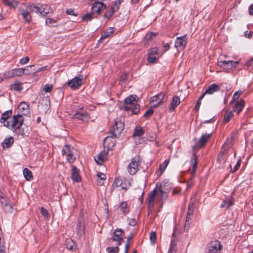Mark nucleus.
Listing matches in <instances>:
<instances>
[{"label":"nucleus","mask_w":253,"mask_h":253,"mask_svg":"<svg viewBox=\"0 0 253 253\" xmlns=\"http://www.w3.org/2000/svg\"><path fill=\"white\" fill-rule=\"evenodd\" d=\"M13 143L14 138L12 136H10L5 138L3 141L1 143V146L3 149H7L11 147Z\"/></svg>","instance_id":"nucleus-20"},{"label":"nucleus","mask_w":253,"mask_h":253,"mask_svg":"<svg viewBox=\"0 0 253 253\" xmlns=\"http://www.w3.org/2000/svg\"><path fill=\"white\" fill-rule=\"evenodd\" d=\"M238 63L239 62L238 61L223 60L218 61L217 65L219 67L223 68V70H226L227 72H229V70L233 68H235Z\"/></svg>","instance_id":"nucleus-9"},{"label":"nucleus","mask_w":253,"mask_h":253,"mask_svg":"<svg viewBox=\"0 0 253 253\" xmlns=\"http://www.w3.org/2000/svg\"><path fill=\"white\" fill-rule=\"evenodd\" d=\"M221 249V245L217 240L211 242L207 246V252L208 253H217L218 250H220Z\"/></svg>","instance_id":"nucleus-10"},{"label":"nucleus","mask_w":253,"mask_h":253,"mask_svg":"<svg viewBox=\"0 0 253 253\" xmlns=\"http://www.w3.org/2000/svg\"><path fill=\"white\" fill-rule=\"evenodd\" d=\"M133 234L130 233L129 236L127 237L126 242L125 245V253H127L130 245V241L132 239Z\"/></svg>","instance_id":"nucleus-37"},{"label":"nucleus","mask_w":253,"mask_h":253,"mask_svg":"<svg viewBox=\"0 0 253 253\" xmlns=\"http://www.w3.org/2000/svg\"><path fill=\"white\" fill-rule=\"evenodd\" d=\"M122 184V181L121 180L119 177H118L115 178V180L114 181L112 187L113 189H114L115 188L121 186Z\"/></svg>","instance_id":"nucleus-48"},{"label":"nucleus","mask_w":253,"mask_h":253,"mask_svg":"<svg viewBox=\"0 0 253 253\" xmlns=\"http://www.w3.org/2000/svg\"><path fill=\"white\" fill-rule=\"evenodd\" d=\"M41 213L45 217L49 218V214L47 210L43 207L41 208Z\"/></svg>","instance_id":"nucleus-57"},{"label":"nucleus","mask_w":253,"mask_h":253,"mask_svg":"<svg viewBox=\"0 0 253 253\" xmlns=\"http://www.w3.org/2000/svg\"><path fill=\"white\" fill-rule=\"evenodd\" d=\"M154 108L153 106H151L146 111L143 117L146 118H148L149 117L152 115L154 113V110L153 108Z\"/></svg>","instance_id":"nucleus-50"},{"label":"nucleus","mask_w":253,"mask_h":253,"mask_svg":"<svg viewBox=\"0 0 253 253\" xmlns=\"http://www.w3.org/2000/svg\"><path fill=\"white\" fill-rule=\"evenodd\" d=\"M73 118L79 120L83 121L84 119H86L87 118V115L86 113H84L83 111H77L76 113L73 115Z\"/></svg>","instance_id":"nucleus-28"},{"label":"nucleus","mask_w":253,"mask_h":253,"mask_svg":"<svg viewBox=\"0 0 253 253\" xmlns=\"http://www.w3.org/2000/svg\"><path fill=\"white\" fill-rule=\"evenodd\" d=\"M194 206L193 202H190L189 204L187 213L189 214H192L194 212Z\"/></svg>","instance_id":"nucleus-62"},{"label":"nucleus","mask_w":253,"mask_h":253,"mask_svg":"<svg viewBox=\"0 0 253 253\" xmlns=\"http://www.w3.org/2000/svg\"><path fill=\"white\" fill-rule=\"evenodd\" d=\"M133 114H137L140 111V106L138 104H135L130 109Z\"/></svg>","instance_id":"nucleus-55"},{"label":"nucleus","mask_w":253,"mask_h":253,"mask_svg":"<svg viewBox=\"0 0 253 253\" xmlns=\"http://www.w3.org/2000/svg\"><path fill=\"white\" fill-rule=\"evenodd\" d=\"M30 12L27 9L23 10L21 13L23 18L26 22L30 23L31 21V16L30 14Z\"/></svg>","instance_id":"nucleus-34"},{"label":"nucleus","mask_w":253,"mask_h":253,"mask_svg":"<svg viewBox=\"0 0 253 253\" xmlns=\"http://www.w3.org/2000/svg\"><path fill=\"white\" fill-rule=\"evenodd\" d=\"M220 89V87L216 84H212L209 85L208 88L206 90V93L209 94H212L214 92L218 91Z\"/></svg>","instance_id":"nucleus-23"},{"label":"nucleus","mask_w":253,"mask_h":253,"mask_svg":"<svg viewBox=\"0 0 253 253\" xmlns=\"http://www.w3.org/2000/svg\"><path fill=\"white\" fill-rule=\"evenodd\" d=\"M158 35V33L148 32L144 37V39L146 41H151L154 37H155Z\"/></svg>","instance_id":"nucleus-42"},{"label":"nucleus","mask_w":253,"mask_h":253,"mask_svg":"<svg viewBox=\"0 0 253 253\" xmlns=\"http://www.w3.org/2000/svg\"><path fill=\"white\" fill-rule=\"evenodd\" d=\"M3 76L5 78H13L14 77V75L13 69L4 73Z\"/></svg>","instance_id":"nucleus-53"},{"label":"nucleus","mask_w":253,"mask_h":253,"mask_svg":"<svg viewBox=\"0 0 253 253\" xmlns=\"http://www.w3.org/2000/svg\"><path fill=\"white\" fill-rule=\"evenodd\" d=\"M124 128V124L121 121H118V119L114 120V124L110 127L109 130L110 135L104 139L105 141L109 137H118Z\"/></svg>","instance_id":"nucleus-2"},{"label":"nucleus","mask_w":253,"mask_h":253,"mask_svg":"<svg viewBox=\"0 0 253 253\" xmlns=\"http://www.w3.org/2000/svg\"><path fill=\"white\" fill-rule=\"evenodd\" d=\"M41 9L40 14L43 16H45L49 12V7L47 5H43L41 4Z\"/></svg>","instance_id":"nucleus-41"},{"label":"nucleus","mask_w":253,"mask_h":253,"mask_svg":"<svg viewBox=\"0 0 253 253\" xmlns=\"http://www.w3.org/2000/svg\"><path fill=\"white\" fill-rule=\"evenodd\" d=\"M180 98L177 95L174 96L172 98V101L170 103V106L169 108V111L170 112L173 111L175 108L180 104Z\"/></svg>","instance_id":"nucleus-18"},{"label":"nucleus","mask_w":253,"mask_h":253,"mask_svg":"<svg viewBox=\"0 0 253 253\" xmlns=\"http://www.w3.org/2000/svg\"><path fill=\"white\" fill-rule=\"evenodd\" d=\"M141 160L140 156H136L131 159V162L127 167V169L130 174L134 175L138 170V166Z\"/></svg>","instance_id":"nucleus-4"},{"label":"nucleus","mask_w":253,"mask_h":253,"mask_svg":"<svg viewBox=\"0 0 253 253\" xmlns=\"http://www.w3.org/2000/svg\"><path fill=\"white\" fill-rule=\"evenodd\" d=\"M120 249L118 246L115 247H108L106 249V251L110 253H119Z\"/></svg>","instance_id":"nucleus-45"},{"label":"nucleus","mask_w":253,"mask_h":253,"mask_svg":"<svg viewBox=\"0 0 253 253\" xmlns=\"http://www.w3.org/2000/svg\"><path fill=\"white\" fill-rule=\"evenodd\" d=\"M83 215V212H80V217L78 219V223L76 227L77 234L78 236L80 237H82L83 235L84 234L85 224L83 221V219L82 217Z\"/></svg>","instance_id":"nucleus-12"},{"label":"nucleus","mask_w":253,"mask_h":253,"mask_svg":"<svg viewBox=\"0 0 253 253\" xmlns=\"http://www.w3.org/2000/svg\"><path fill=\"white\" fill-rule=\"evenodd\" d=\"M245 104L244 100L237 101L233 107V111L239 113L243 109Z\"/></svg>","instance_id":"nucleus-26"},{"label":"nucleus","mask_w":253,"mask_h":253,"mask_svg":"<svg viewBox=\"0 0 253 253\" xmlns=\"http://www.w3.org/2000/svg\"><path fill=\"white\" fill-rule=\"evenodd\" d=\"M191 164L192 166V176L195 175L196 169L198 165V156L196 155L195 152L193 151V158L191 160Z\"/></svg>","instance_id":"nucleus-16"},{"label":"nucleus","mask_w":253,"mask_h":253,"mask_svg":"<svg viewBox=\"0 0 253 253\" xmlns=\"http://www.w3.org/2000/svg\"><path fill=\"white\" fill-rule=\"evenodd\" d=\"M127 73H123L122 75V76H121L120 82L125 83L127 80Z\"/></svg>","instance_id":"nucleus-64"},{"label":"nucleus","mask_w":253,"mask_h":253,"mask_svg":"<svg viewBox=\"0 0 253 253\" xmlns=\"http://www.w3.org/2000/svg\"><path fill=\"white\" fill-rule=\"evenodd\" d=\"M237 137V134L236 133H231V137L230 139H227L226 142L224 144V146L227 145L228 148H229L231 146L233 145V142H234V140L236 139Z\"/></svg>","instance_id":"nucleus-35"},{"label":"nucleus","mask_w":253,"mask_h":253,"mask_svg":"<svg viewBox=\"0 0 253 253\" xmlns=\"http://www.w3.org/2000/svg\"><path fill=\"white\" fill-rule=\"evenodd\" d=\"M2 3L9 8H14L18 5V2L15 0H1Z\"/></svg>","instance_id":"nucleus-27"},{"label":"nucleus","mask_w":253,"mask_h":253,"mask_svg":"<svg viewBox=\"0 0 253 253\" xmlns=\"http://www.w3.org/2000/svg\"><path fill=\"white\" fill-rule=\"evenodd\" d=\"M169 161L168 160H166L164 161V162L162 164H161L159 166V169L162 173L165 169H166L168 165L169 164Z\"/></svg>","instance_id":"nucleus-47"},{"label":"nucleus","mask_w":253,"mask_h":253,"mask_svg":"<svg viewBox=\"0 0 253 253\" xmlns=\"http://www.w3.org/2000/svg\"><path fill=\"white\" fill-rule=\"evenodd\" d=\"M53 88V85L52 84H46L44 85L43 90L45 92H50Z\"/></svg>","instance_id":"nucleus-54"},{"label":"nucleus","mask_w":253,"mask_h":253,"mask_svg":"<svg viewBox=\"0 0 253 253\" xmlns=\"http://www.w3.org/2000/svg\"><path fill=\"white\" fill-rule=\"evenodd\" d=\"M80 170L75 166L72 167V175L71 178L73 181L80 182L81 181L82 178L79 174Z\"/></svg>","instance_id":"nucleus-15"},{"label":"nucleus","mask_w":253,"mask_h":253,"mask_svg":"<svg viewBox=\"0 0 253 253\" xmlns=\"http://www.w3.org/2000/svg\"><path fill=\"white\" fill-rule=\"evenodd\" d=\"M211 136V133L202 134L198 141L195 143V145L193 146V151L195 152L196 149H199L204 147Z\"/></svg>","instance_id":"nucleus-7"},{"label":"nucleus","mask_w":253,"mask_h":253,"mask_svg":"<svg viewBox=\"0 0 253 253\" xmlns=\"http://www.w3.org/2000/svg\"><path fill=\"white\" fill-rule=\"evenodd\" d=\"M157 238V234L155 232L152 231L150 233V240L151 242L154 243L156 242Z\"/></svg>","instance_id":"nucleus-60"},{"label":"nucleus","mask_w":253,"mask_h":253,"mask_svg":"<svg viewBox=\"0 0 253 253\" xmlns=\"http://www.w3.org/2000/svg\"><path fill=\"white\" fill-rule=\"evenodd\" d=\"M18 108L23 115H26L29 113L30 106L25 102H21Z\"/></svg>","instance_id":"nucleus-22"},{"label":"nucleus","mask_w":253,"mask_h":253,"mask_svg":"<svg viewBox=\"0 0 253 253\" xmlns=\"http://www.w3.org/2000/svg\"><path fill=\"white\" fill-rule=\"evenodd\" d=\"M240 166H241V160L239 159L238 161L236 166L234 167L233 169H232L231 165L229 166V167H230V168L231 169L230 172H232V173H233V172L236 171L239 169V168H240Z\"/></svg>","instance_id":"nucleus-56"},{"label":"nucleus","mask_w":253,"mask_h":253,"mask_svg":"<svg viewBox=\"0 0 253 253\" xmlns=\"http://www.w3.org/2000/svg\"><path fill=\"white\" fill-rule=\"evenodd\" d=\"M41 3L29 4L27 6V9H28L30 12H35L37 13H40L41 9Z\"/></svg>","instance_id":"nucleus-19"},{"label":"nucleus","mask_w":253,"mask_h":253,"mask_svg":"<svg viewBox=\"0 0 253 253\" xmlns=\"http://www.w3.org/2000/svg\"><path fill=\"white\" fill-rule=\"evenodd\" d=\"M136 99H138L136 95H130L125 98L124 102L120 103L119 107L121 110L129 111L131 109V107L129 105H133L134 101L137 102Z\"/></svg>","instance_id":"nucleus-3"},{"label":"nucleus","mask_w":253,"mask_h":253,"mask_svg":"<svg viewBox=\"0 0 253 253\" xmlns=\"http://www.w3.org/2000/svg\"><path fill=\"white\" fill-rule=\"evenodd\" d=\"M13 70L14 77L21 76L24 74V70L23 69V68H16L13 69Z\"/></svg>","instance_id":"nucleus-43"},{"label":"nucleus","mask_w":253,"mask_h":253,"mask_svg":"<svg viewBox=\"0 0 253 253\" xmlns=\"http://www.w3.org/2000/svg\"><path fill=\"white\" fill-rule=\"evenodd\" d=\"M234 114L232 111L226 113L224 117V121L225 123L229 122L230 119L233 117Z\"/></svg>","instance_id":"nucleus-44"},{"label":"nucleus","mask_w":253,"mask_h":253,"mask_svg":"<svg viewBox=\"0 0 253 253\" xmlns=\"http://www.w3.org/2000/svg\"><path fill=\"white\" fill-rule=\"evenodd\" d=\"M12 114L11 110H7L2 113L1 117L0 120V123L2 124L6 122L9 117H10Z\"/></svg>","instance_id":"nucleus-30"},{"label":"nucleus","mask_w":253,"mask_h":253,"mask_svg":"<svg viewBox=\"0 0 253 253\" xmlns=\"http://www.w3.org/2000/svg\"><path fill=\"white\" fill-rule=\"evenodd\" d=\"M23 174L26 180L30 181L33 179V176L31 171L28 168L23 169Z\"/></svg>","instance_id":"nucleus-33"},{"label":"nucleus","mask_w":253,"mask_h":253,"mask_svg":"<svg viewBox=\"0 0 253 253\" xmlns=\"http://www.w3.org/2000/svg\"><path fill=\"white\" fill-rule=\"evenodd\" d=\"M187 39L186 35L177 37L174 43L175 47L177 49H184L187 44Z\"/></svg>","instance_id":"nucleus-11"},{"label":"nucleus","mask_w":253,"mask_h":253,"mask_svg":"<svg viewBox=\"0 0 253 253\" xmlns=\"http://www.w3.org/2000/svg\"><path fill=\"white\" fill-rule=\"evenodd\" d=\"M109 149H107L106 150H104L101 151L97 156V159L95 158V161L98 165H101L102 163L107 159V156L108 155Z\"/></svg>","instance_id":"nucleus-13"},{"label":"nucleus","mask_w":253,"mask_h":253,"mask_svg":"<svg viewBox=\"0 0 253 253\" xmlns=\"http://www.w3.org/2000/svg\"><path fill=\"white\" fill-rule=\"evenodd\" d=\"M74 148L73 147H71V146L69 144H66L62 150V156H67L69 154H71L73 152Z\"/></svg>","instance_id":"nucleus-29"},{"label":"nucleus","mask_w":253,"mask_h":253,"mask_svg":"<svg viewBox=\"0 0 253 253\" xmlns=\"http://www.w3.org/2000/svg\"><path fill=\"white\" fill-rule=\"evenodd\" d=\"M0 203L2 205H3L5 207H8L10 209H13L12 206L10 204H9V200L7 199V198L4 201H1Z\"/></svg>","instance_id":"nucleus-59"},{"label":"nucleus","mask_w":253,"mask_h":253,"mask_svg":"<svg viewBox=\"0 0 253 253\" xmlns=\"http://www.w3.org/2000/svg\"><path fill=\"white\" fill-rule=\"evenodd\" d=\"M234 204V199L231 197H226L225 199L222 201V204L220 205V207L223 208H229Z\"/></svg>","instance_id":"nucleus-17"},{"label":"nucleus","mask_w":253,"mask_h":253,"mask_svg":"<svg viewBox=\"0 0 253 253\" xmlns=\"http://www.w3.org/2000/svg\"><path fill=\"white\" fill-rule=\"evenodd\" d=\"M11 90L16 91H21L23 89L22 83L19 81H16L15 83L10 86Z\"/></svg>","instance_id":"nucleus-25"},{"label":"nucleus","mask_w":253,"mask_h":253,"mask_svg":"<svg viewBox=\"0 0 253 253\" xmlns=\"http://www.w3.org/2000/svg\"><path fill=\"white\" fill-rule=\"evenodd\" d=\"M84 81V76L82 75H79L78 77H75L72 80L67 82L65 85H67L70 87L71 89L76 90L82 85Z\"/></svg>","instance_id":"nucleus-5"},{"label":"nucleus","mask_w":253,"mask_h":253,"mask_svg":"<svg viewBox=\"0 0 253 253\" xmlns=\"http://www.w3.org/2000/svg\"><path fill=\"white\" fill-rule=\"evenodd\" d=\"M144 133L143 128L139 126H136L134 130L132 136L133 137L140 136Z\"/></svg>","instance_id":"nucleus-32"},{"label":"nucleus","mask_w":253,"mask_h":253,"mask_svg":"<svg viewBox=\"0 0 253 253\" xmlns=\"http://www.w3.org/2000/svg\"><path fill=\"white\" fill-rule=\"evenodd\" d=\"M158 190L154 188L148 195L147 197V210L148 212H151L154 208L156 197L158 195Z\"/></svg>","instance_id":"nucleus-6"},{"label":"nucleus","mask_w":253,"mask_h":253,"mask_svg":"<svg viewBox=\"0 0 253 253\" xmlns=\"http://www.w3.org/2000/svg\"><path fill=\"white\" fill-rule=\"evenodd\" d=\"M66 13L67 15H74L75 16H77L78 15V12H75L74 10L72 8L67 9L66 10Z\"/></svg>","instance_id":"nucleus-61"},{"label":"nucleus","mask_w":253,"mask_h":253,"mask_svg":"<svg viewBox=\"0 0 253 253\" xmlns=\"http://www.w3.org/2000/svg\"><path fill=\"white\" fill-rule=\"evenodd\" d=\"M114 31L115 28L114 27L108 28L106 30L102 32L100 41L110 37Z\"/></svg>","instance_id":"nucleus-21"},{"label":"nucleus","mask_w":253,"mask_h":253,"mask_svg":"<svg viewBox=\"0 0 253 253\" xmlns=\"http://www.w3.org/2000/svg\"><path fill=\"white\" fill-rule=\"evenodd\" d=\"M227 153V150L225 149L223 151H221L218 154L217 158V162L220 164L222 161L225 162V154Z\"/></svg>","instance_id":"nucleus-39"},{"label":"nucleus","mask_w":253,"mask_h":253,"mask_svg":"<svg viewBox=\"0 0 253 253\" xmlns=\"http://www.w3.org/2000/svg\"><path fill=\"white\" fill-rule=\"evenodd\" d=\"M158 49L157 47H153L152 48H151L149 50V51L148 52V54L156 55L158 54Z\"/></svg>","instance_id":"nucleus-63"},{"label":"nucleus","mask_w":253,"mask_h":253,"mask_svg":"<svg viewBox=\"0 0 253 253\" xmlns=\"http://www.w3.org/2000/svg\"><path fill=\"white\" fill-rule=\"evenodd\" d=\"M124 235V231L120 228H117L114 232L113 236L110 238V240L117 242V246H120L124 241L123 236Z\"/></svg>","instance_id":"nucleus-8"},{"label":"nucleus","mask_w":253,"mask_h":253,"mask_svg":"<svg viewBox=\"0 0 253 253\" xmlns=\"http://www.w3.org/2000/svg\"><path fill=\"white\" fill-rule=\"evenodd\" d=\"M34 65L28 66L26 67L25 68H23L24 70V74L28 75H29L31 71H33L34 72L35 70L33 69L34 68Z\"/></svg>","instance_id":"nucleus-49"},{"label":"nucleus","mask_w":253,"mask_h":253,"mask_svg":"<svg viewBox=\"0 0 253 253\" xmlns=\"http://www.w3.org/2000/svg\"><path fill=\"white\" fill-rule=\"evenodd\" d=\"M24 118L22 115L17 114L12 117L11 129L18 135L24 136L28 131L27 127H22Z\"/></svg>","instance_id":"nucleus-1"},{"label":"nucleus","mask_w":253,"mask_h":253,"mask_svg":"<svg viewBox=\"0 0 253 253\" xmlns=\"http://www.w3.org/2000/svg\"><path fill=\"white\" fill-rule=\"evenodd\" d=\"M165 97V94L161 92L156 95L151 97L150 99L151 102H157V104L154 105V107H158L164 101Z\"/></svg>","instance_id":"nucleus-14"},{"label":"nucleus","mask_w":253,"mask_h":253,"mask_svg":"<svg viewBox=\"0 0 253 253\" xmlns=\"http://www.w3.org/2000/svg\"><path fill=\"white\" fill-rule=\"evenodd\" d=\"M97 184L102 185L104 183V181L106 179V175L101 172H99L97 174Z\"/></svg>","instance_id":"nucleus-38"},{"label":"nucleus","mask_w":253,"mask_h":253,"mask_svg":"<svg viewBox=\"0 0 253 253\" xmlns=\"http://www.w3.org/2000/svg\"><path fill=\"white\" fill-rule=\"evenodd\" d=\"M156 59L157 58L155 55L148 54L147 61L148 62L154 63L156 61Z\"/></svg>","instance_id":"nucleus-58"},{"label":"nucleus","mask_w":253,"mask_h":253,"mask_svg":"<svg viewBox=\"0 0 253 253\" xmlns=\"http://www.w3.org/2000/svg\"><path fill=\"white\" fill-rule=\"evenodd\" d=\"M95 17H96V16H95L93 14V12H91L90 11V12L86 13L82 16V20L86 21H90L92 20L93 18Z\"/></svg>","instance_id":"nucleus-40"},{"label":"nucleus","mask_w":253,"mask_h":253,"mask_svg":"<svg viewBox=\"0 0 253 253\" xmlns=\"http://www.w3.org/2000/svg\"><path fill=\"white\" fill-rule=\"evenodd\" d=\"M119 209H120V211H122V213L125 215L129 212V208L126 201L122 202L119 206Z\"/></svg>","instance_id":"nucleus-24"},{"label":"nucleus","mask_w":253,"mask_h":253,"mask_svg":"<svg viewBox=\"0 0 253 253\" xmlns=\"http://www.w3.org/2000/svg\"><path fill=\"white\" fill-rule=\"evenodd\" d=\"M114 12V10H113L112 8H110L108 11L104 14L103 17L107 19H110Z\"/></svg>","instance_id":"nucleus-51"},{"label":"nucleus","mask_w":253,"mask_h":253,"mask_svg":"<svg viewBox=\"0 0 253 253\" xmlns=\"http://www.w3.org/2000/svg\"><path fill=\"white\" fill-rule=\"evenodd\" d=\"M66 159H67V161L70 164L73 163L76 160V158L74 156V152H73L72 153L69 154V155H67Z\"/></svg>","instance_id":"nucleus-52"},{"label":"nucleus","mask_w":253,"mask_h":253,"mask_svg":"<svg viewBox=\"0 0 253 253\" xmlns=\"http://www.w3.org/2000/svg\"><path fill=\"white\" fill-rule=\"evenodd\" d=\"M99 6V4H96V1L93 3L92 6L91 8V12H93V14L96 16V17L101 13L100 8Z\"/></svg>","instance_id":"nucleus-31"},{"label":"nucleus","mask_w":253,"mask_h":253,"mask_svg":"<svg viewBox=\"0 0 253 253\" xmlns=\"http://www.w3.org/2000/svg\"><path fill=\"white\" fill-rule=\"evenodd\" d=\"M121 3V0H117L114 2L113 5L110 7V8H112L113 10H114V12H115L119 9Z\"/></svg>","instance_id":"nucleus-46"},{"label":"nucleus","mask_w":253,"mask_h":253,"mask_svg":"<svg viewBox=\"0 0 253 253\" xmlns=\"http://www.w3.org/2000/svg\"><path fill=\"white\" fill-rule=\"evenodd\" d=\"M159 191L161 193L160 201L161 203V208H162L164 201H165L168 198V194L167 192H164L161 187L159 188Z\"/></svg>","instance_id":"nucleus-36"}]
</instances>
